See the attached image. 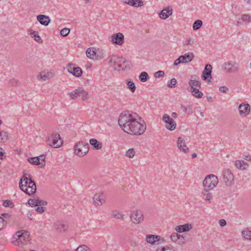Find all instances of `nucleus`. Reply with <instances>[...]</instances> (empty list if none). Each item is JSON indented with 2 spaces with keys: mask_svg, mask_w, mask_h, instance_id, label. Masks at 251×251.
<instances>
[{
  "mask_svg": "<svg viewBox=\"0 0 251 251\" xmlns=\"http://www.w3.org/2000/svg\"><path fill=\"white\" fill-rule=\"evenodd\" d=\"M137 117L136 113L127 111H124L119 117L118 124L120 127L128 134L134 135L143 134L146 129V126L140 123Z\"/></svg>",
  "mask_w": 251,
  "mask_h": 251,
  "instance_id": "1",
  "label": "nucleus"
},
{
  "mask_svg": "<svg viewBox=\"0 0 251 251\" xmlns=\"http://www.w3.org/2000/svg\"><path fill=\"white\" fill-rule=\"evenodd\" d=\"M19 187L28 195H33L36 191V185L30 174H24L19 182Z\"/></svg>",
  "mask_w": 251,
  "mask_h": 251,
  "instance_id": "2",
  "label": "nucleus"
},
{
  "mask_svg": "<svg viewBox=\"0 0 251 251\" xmlns=\"http://www.w3.org/2000/svg\"><path fill=\"white\" fill-rule=\"evenodd\" d=\"M111 66L116 71H124L130 69L129 62L125 58L116 55L111 56Z\"/></svg>",
  "mask_w": 251,
  "mask_h": 251,
  "instance_id": "3",
  "label": "nucleus"
},
{
  "mask_svg": "<svg viewBox=\"0 0 251 251\" xmlns=\"http://www.w3.org/2000/svg\"><path fill=\"white\" fill-rule=\"evenodd\" d=\"M46 143L52 148H58L62 145L63 140L58 133L53 132L48 136Z\"/></svg>",
  "mask_w": 251,
  "mask_h": 251,
  "instance_id": "4",
  "label": "nucleus"
},
{
  "mask_svg": "<svg viewBox=\"0 0 251 251\" xmlns=\"http://www.w3.org/2000/svg\"><path fill=\"white\" fill-rule=\"evenodd\" d=\"M74 148L75 154L79 157L84 156L89 151L88 143L84 141H79L76 143Z\"/></svg>",
  "mask_w": 251,
  "mask_h": 251,
  "instance_id": "5",
  "label": "nucleus"
},
{
  "mask_svg": "<svg viewBox=\"0 0 251 251\" xmlns=\"http://www.w3.org/2000/svg\"><path fill=\"white\" fill-rule=\"evenodd\" d=\"M68 95L72 100H75L78 97H80L81 100L85 101L89 98L88 92L82 87H78L73 92L68 93Z\"/></svg>",
  "mask_w": 251,
  "mask_h": 251,
  "instance_id": "6",
  "label": "nucleus"
},
{
  "mask_svg": "<svg viewBox=\"0 0 251 251\" xmlns=\"http://www.w3.org/2000/svg\"><path fill=\"white\" fill-rule=\"evenodd\" d=\"M129 219L133 224L137 225L141 224L144 222L145 217L141 210L135 209L131 212Z\"/></svg>",
  "mask_w": 251,
  "mask_h": 251,
  "instance_id": "7",
  "label": "nucleus"
},
{
  "mask_svg": "<svg viewBox=\"0 0 251 251\" xmlns=\"http://www.w3.org/2000/svg\"><path fill=\"white\" fill-rule=\"evenodd\" d=\"M219 180L217 176L214 175L207 176L203 182L204 188L213 190L217 185Z\"/></svg>",
  "mask_w": 251,
  "mask_h": 251,
  "instance_id": "8",
  "label": "nucleus"
},
{
  "mask_svg": "<svg viewBox=\"0 0 251 251\" xmlns=\"http://www.w3.org/2000/svg\"><path fill=\"white\" fill-rule=\"evenodd\" d=\"M222 175L223 182L226 186L231 187L234 185V176L230 169H224Z\"/></svg>",
  "mask_w": 251,
  "mask_h": 251,
  "instance_id": "9",
  "label": "nucleus"
},
{
  "mask_svg": "<svg viewBox=\"0 0 251 251\" xmlns=\"http://www.w3.org/2000/svg\"><path fill=\"white\" fill-rule=\"evenodd\" d=\"M15 238L19 245H25L29 241V234L25 230L19 231L16 233Z\"/></svg>",
  "mask_w": 251,
  "mask_h": 251,
  "instance_id": "10",
  "label": "nucleus"
},
{
  "mask_svg": "<svg viewBox=\"0 0 251 251\" xmlns=\"http://www.w3.org/2000/svg\"><path fill=\"white\" fill-rule=\"evenodd\" d=\"M222 68L228 73H235L239 72V68L237 63L232 61H227L222 65Z\"/></svg>",
  "mask_w": 251,
  "mask_h": 251,
  "instance_id": "11",
  "label": "nucleus"
},
{
  "mask_svg": "<svg viewBox=\"0 0 251 251\" xmlns=\"http://www.w3.org/2000/svg\"><path fill=\"white\" fill-rule=\"evenodd\" d=\"M162 121L166 124L165 127L167 129L173 131L176 129V122L168 115L164 114L162 117Z\"/></svg>",
  "mask_w": 251,
  "mask_h": 251,
  "instance_id": "12",
  "label": "nucleus"
},
{
  "mask_svg": "<svg viewBox=\"0 0 251 251\" xmlns=\"http://www.w3.org/2000/svg\"><path fill=\"white\" fill-rule=\"evenodd\" d=\"M188 84L190 88V90L194 89L201 88V82L198 76L192 75L188 81Z\"/></svg>",
  "mask_w": 251,
  "mask_h": 251,
  "instance_id": "13",
  "label": "nucleus"
},
{
  "mask_svg": "<svg viewBox=\"0 0 251 251\" xmlns=\"http://www.w3.org/2000/svg\"><path fill=\"white\" fill-rule=\"evenodd\" d=\"M111 42L113 44L121 46L124 43V36L122 33L118 32L111 36Z\"/></svg>",
  "mask_w": 251,
  "mask_h": 251,
  "instance_id": "14",
  "label": "nucleus"
},
{
  "mask_svg": "<svg viewBox=\"0 0 251 251\" xmlns=\"http://www.w3.org/2000/svg\"><path fill=\"white\" fill-rule=\"evenodd\" d=\"M68 71L75 77H79L82 74V71L79 67H75L74 64H70L67 66Z\"/></svg>",
  "mask_w": 251,
  "mask_h": 251,
  "instance_id": "15",
  "label": "nucleus"
},
{
  "mask_svg": "<svg viewBox=\"0 0 251 251\" xmlns=\"http://www.w3.org/2000/svg\"><path fill=\"white\" fill-rule=\"evenodd\" d=\"M105 195L103 193H96L93 197L94 203L96 206H100L105 202Z\"/></svg>",
  "mask_w": 251,
  "mask_h": 251,
  "instance_id": "16",
  "label": "nucleus"
},
{
  "mask_svg": "<svg viewBox=\"0 0 251 251\" xmlns=\"http://www.w3.org/2000/svg\"><path fill=\"white\" fill-rule=\"evenodd\" d=\"M211 190L204 188L201 192V197L206 202L211 203L213 198V193Z\"/></svg>",
  "mask_w": 251,
  "mask_h": 251,
  "instance_id": "17",
  "label": "nucleus"
},
{
  "mask_svg": "<svg viewBox=\"0 0 251 251\" xmlns=\"http://www.w3.org/2000/svg\"><path fill=\"white\" fill-rule=\"evenodd\" d=\"M54 76V75L52 72L47 70H44L41 72L37 75V77L38 80L46 81L52 78Z\"/></svg>",
  "mask_w": 251,
  "mask_h": 251,
  "instance_id": "18",
  "label": "nucleus"
},
{
  "mask_svg": "<svg viewBox=\"0 0 251 251\" xmlns=\"http://www.w3.org/2000/svg\"><path fill=\"white\" fill-rule=\"evenodd\" d=\"M212 66L210 64L206 65L204 70L202 72L201 77L204 80L210 81L211 78Z\"/></svg>",
  "mask_w": 251,
  "mask_h": 251,
  "instance_id": "19",
  "label": "nucleus"
},
{
  "mask_svg": "<svg viewBox=\"0 0 251 251\" xmlns=\"http://www.w3.org/2000/svg\"><path fill=\"white\" fill-rule=\"evenodd\" d=\"M177 146L180 151L185 153H187L189 152V149L186 145L185 140L181 137H179L177 139Z\"/></svg>",
  "mask_w": 251,
  "mask_h": 251,
  "instance_id": "20",
  "label": "nucleus"
},
{
  "mask_svg": "<svg viewBox=\"0 0 251 251\" xmlns=\"http://www.w3.org/2000/svg\"><path fill=\"white\" fill-rule=\"evenodd\" d=\"M238 110L241 115L247 116L251 111V106L248 103H242L239 105Z\"/></svg>",
  "mask_w": 251,
  "mask_h": 251,
  "instance_id": "21",
  "label": "nucleus"
},
{
  "mask_svg": "<svg viewBox=\"0 0 251 251\" xmlns=\"http://www.w3.org/2000/svg\"><path fill=\"white\" fill-rule=\"evenodd\" d=\"M54 229L58 232L66 231L68 228V226L63 222H57L54 224Z\"/></svg>",
  "mask_w": 251,
  "mask_h": 251,
  "instance_id": "22",
  "label": "nucleus"
},
{
  "mask_svg": "<svg viewBox=\"0 0 251 251\" xmlns=\"http://www.w3.org/2000/svg\"><path fill=\"white\" fill-rule=\"evenodd\" d=\"M182 236H180V234H178L176 232H173L172 233L170 236L171 241L175 243L181 245L184 244L185 242L182 240Z\"/></svg>",
  "mask_w": 251,
  "mask_h": 251,
  "instance_id": "23",
  "label": "nucleus"
},
{
  "mask_svg": "<svg viewBox=\"0 0 251 251\" xmlns=\"http://www.w3.org/2000/svg\"><path fill=\"white\" fill-rule=\"evenodd\" d=\"M193 228L191 224H186L182 225L177 226L175 227V230L178 233L185 232L189 231Z\"/></svg>",
  "mask_w": 251,
  "mask_h": 251,
  "instance_id": "24",
  "label": "nucleus"
},
{
  "mask_svg": "<svg viewBox=\"0 0 251 251\" xmlns=\"http://www.w3.org/2000/svg\"><path fill=\"white\" fill-rule=\"evenodd\" d=\"M28 203L30 206L33 207L35 206H41L47 205V202L46 201L40 200L38 198H35L30 199L28 201Z\"/></svg>",
  "mask_w": 251,
  "mask_h": 251,
  "instance_id": "25",
  "label": "nucleus"
},
{
  "mask_svg": "<svg viewBox=\"0 0 251 251\" xmlns=\"http://www.w3.org/2000/svg\"><path fill=\"white\" fill-rule=\"evenodd\" d=\"M172 14V8L171 7H168L163 9L159 13V17L160 19L165 20L169 18Z\"/></svg>",
  "mask_w": 251,
  "mask_h": 251,
  "instance_id": "26",
  "label": "nucleus"
},
{
  "mask_svg": "<svg viewBox=\"0 0 251 251\" xmlns=\"http://www.w3.org/2000/svg\"><path fill=\"white\" fill-rule=\"evenodd\" d=\"M161 239V237L158 235L150 234L146 236V241L148 243L152 245L155 244L156 242H159Z\"/></svg>",
  "mask_w": 251,
  "mask_h": 251,
  "instance_id": "27",
  "label": "nucleus"
},
{
  "mask_svg": "<svg viewBox=\"0 0 251 251\" xmlns=\"http://www.w3.org/2000/svg\"><path fill=\"white\" fill-rule=\"evenodd\" d=\"M37 21L42 25L47 26L50 23L49 17L44 15H39L37 16Z\"/></svg>",
  "mask_w": 251,
  "mask_h": 251,
  "instance_id": "28",
  "label": "nucleus"
},
{
  "mask_svg": "<svg viewBox=\"0 0 251 251\" xmlns=\"http://www.w3.org/2000/svg\"><path fill=\"white\" fill-rule=\"evenodd\" d=\"M179 57L182 63H186L191 62L194 59V55L192 52H188L183 55H180Z\"/></svg>",
  "mask_w": 251,
  "mask_h": 251,
  "instance_id": "29",
  "label": "nucleus"
},
{
  "mask_svg": "<svg viewBox=\"0 0 251 251\" xmlns=\"http://www.w3.org/2000/svg\"><path fill=\"white\" fill-rule=\"evenodd\" d=\"M124 2L129 5L139 7L143 5V1L142 0H124Z\"/></svg>",
  "mask_w": 251,
  "mask_h": 251,
  "instance_id": "30",
  "label": "nucleus"
},
{
  "mask_svg": "<svg viewBox=\"0 0 251 251\" xmlns=\"http://www.w3.org/2000/svg\"><path fill=\"white\" fill-rule=\"evenodd\" d=\"M236 167L240 170H245L249 167V164L242 160H237L235 162Z\"/></svg>",
  "mask_w": 251,
  "mask_h": 251,
  "instance_id": "31",
  "label": "nucleus"
},
{
  "mask_svg": "<svg viewBox=\"0 0 251 251\" xmlns=\"http://www.w3.org/2000/svg\"><path fill=\"white\" fill-rule=\"evenodd\" d=\"M112 216L116 220H124L126 218V215L123 214L122 212H121L119 210L112 211Z\"/></svg>",
  "mask_w": 251,
  "mask_h": 251,
  "instance_id": "32",
  "label": "nucleus"
},
{
  "mask_svg": "<svg viewBox=\"0 0 251 251\" xmlns=\"http://www.w3.org/2000/svg\"><path fill=\"white\" fill-rule=\"evenodd\" d=\"M28 161L32 164L39 165L41 168H43L45 166V163L40 162L38 157H30L27 159Z\"/></svg>",
  "mask_w": 251,
  "mask_h": 251,
  "instance_id": "33",
  "label": "nucleus"
},
{
  "mask_svg": "<svg viewBox=\"0 0 251 251\" xmlns=\"http://www.w3.org/2000/svg\"><path fill=\"white\" fill-rule=\"evenodd\" d=\"M89 142L96 150H100L102 148V144L95 138L91 139Z\"/></svg>",
  "mask_w": 251,
  "mask_h": 251,
  "instance_id": "34",
  "label": "nucleus"
},
{
  "mask_svg": "<svg viewBox=\"0 0 251 251\" xmlns=\"http://www.w3.org/2000/svg\"><path fill=\"white\" fill-rule=\"evenodd\" d=\"M241 234L244 238L251 241V227L245 228L242 231Z\"/></svg>",
  "mask_w": 251,
  "mask_h": 251,
  "instance_id": "35",
  "label": "nucleus"
},
{
  "mask_svg": "<svg viewBox=\"0 0 251 251\" xmlns=\"http://www.w3.org/2000/svg\"><path fill=\"white\" fill-rule=\"evenodd\" d=\"M87 56L90 59H96V52L94 50L93 48H88L86 51Z\"/></svg>",
  "mask_w": 251,
  "mask_h": 251,
  "instance_id": "36",
  "label": "nucleus"
},
{
  "mask_svg": "<svg viewBox=\"0 0 251 251\" xmlns=\"http://www.w3.org/2000/svg\"><path fill=\"white\" fill-rule=\"evenodd\" d=\"M20 84L19 80L15 77L11 78L8 81V85L10 87H17Z\"/></svg>",
  "mask_w": 251,
  "mask_h": 251,
  "instance_id": "37",
  "label": "nucleus"
},
{
  "mask_svg": "<svg viewBox=\"0 0 251 251\" xmlns=\"http://www.w3.org/2000/svg\"><path fill=\"white\" fill-rule=\"evenodd\" d=\"M200 89V88L194 89L193 90H190V91L194 97L198 99H201L203 97V94L202 92L199 91Z\"/></svg>",
  "mask_w": 251,
  "mask_h": 251,
  "instance_id": "38",
  "label": "nucleus"
},
{
  "mask_svg": "<svg viewBox=\"0 0 251 251\" xmlns=\"http://www.w3.org/2000/svg\"><path fill=\"white\" fill-rule=\"evenodd\" d=\"M126 83L128 86V88L131 92L134 93L136 90V86L133 81L131 80V79H127L126 80Z\"/></svg>",
  "mask_w": 251,
  "mask_h": 251,
  "instance_id": "39",
  "label": "nucleus"
},
{
  "mask_svg": "<svg viewBox=\"0 0 251 251\" xmlns=\"http://www.w3.org/2000/svg\"><path fill=\"white\" fill-rule=\"evenodd\" d=\"M8 139V133L5 131H0V143H5Z\"/></svg>",
  "mask_w": 251,
  "mask_h": 251,
  "instance_id": "40",
  "label": "nucleus"
},
{
  "mask_svg": "<svg viewBox=\"0 0 251 251\" xmlns=\"http://www.w3.org/2000/svg\"><path fill=\"white\" fill-rule=\"evenodd\" d=\"M202 25V22L201 20H198L196 21L193 25V28L195 30H198Z\"/></svg>",
  "mask_w": 251,
  "mask_h": 251,
  "instance_id": "41",
  "label": "nucleus"
},
{
  "mask_svg": "<svg viewBox=\"0 0 251 251\" xmlns=\"http://www.w3.org/2000/svg\"><path fill=\"white\" fill-rule=\"evenodd\" d=\"M149 78V75L147 73L145 72H142L139 76V78L141 82H146L148 78Z\"/></svg>",
  "mask_w": 251,
  "mask_h": 251,
  "instance_id": "42",
  "label": "nucleus"
},
{
  "mask_svg": "<svg viewBox=\"0 0 251 251\" xmlns=\"http://www.w3.org/2000/svg\"><path fill=\"white\" fill-rule=\"evenodd\" d=\"M135 151L134 149H128L126 152L125 155L130 158H132L135 156Z\"/></svg>",
  "mask_w": 251,
  "mask_h": 251,
  "instance_id": "43",
  "label": "nucleus"
},
{
  "mask_svg": "<svg viewBox=\"0 0 251 251\" xmlns=\"http://www.w3.org/2000/svg\"><path fill=\"white\" fill-rule=\"evenodd\" d=\"M75 251H91V250L86 245H81L78 247Z\"/></svg>",
  "mask_w": 251,
  "mask_h": 251,
  "instance_id": "44",
  "label": "nucleus"
},
{
  "mask_svg": "<svg viewBox=\"0 0 251 251\" xmlns=\"http://www.w3.org/2000/svg\"><path fill=\"white\" fill-rule=\"evenodd\" d=\"M176 79L175 78H173L170 81L168 82L167 86L170 88H174L176 87Z\"/></svg>",
  "mask_w": 251,
  "mask_h": 251,
  "instance_id": "45",
  "label": "nucleus"
},
{
  "mask_svg": "<svg viewBox=\"0 0 251 251\" xmlns=\"http://www.w3.org/2000/svg\"><path fill=\"white\" fill-rule=\"evenodd\" d=\"M3 206L4 207H9L12 208L14 206V203L13 202L10 200H5L4 201L2 204Z\"/></svg>",
  "mask_w": 251,
  "mask_h": 251,
  "instance_id": "46",
  "label": "nucleus"
},
{
  "mask_svg": "<svg viewBox=\"0 0 251 251\" xmlns=\"http://www.w3.org/2000/svg\"><path fill=\"white\" fill-rule=\"evenodd\" d=\"M181 108L183 110V111L185 113H192V106L190 105H189L188 107L183 106L182 105H181Z\"/></svg>",
  "mask_w": 251,
  "mask_h": 251,
  "instance_id": "47",
  "label": "nucleus"
},
{
  "mask_svg": "<svg viewBox=\"0 0 251 251\" xmlns=\"http://www.w3.org/2000/svg\"><path fill=\"white\" fill-rule=\"evenodd\" d=\"M70 31L69 28H64L60 31V35L63 37H65L69 34Z\"/></svg>",
  "mask_w": 251,
  "mask_h": 251,
  "instance_id": "48",
  "label": "nucleus"
},
{
  "mask_svg": "<svg viewBox=\"0 0 251 251\" xmlns=\"http://www.w3.org/2000/svg\"><path fill=\"white\" fill-rule=\"evenodd\" d=\"M6 224L7 221L1 217H0V230L4 227Z\"/></svg>",
  "mask_w": 251,
  "mask_h": 251,
  "instance_id": "49",
  "label": "nucleus"
},
{
  "mask_svg": "<svg viewBox=\"0 0 251 251\" xmlns=\"http://www.w3.org/2000/svg\"><path fill=\"white\" fill-rule=\"evenodd\" d=\"M242 20L243 22H251V16L249 14H244L242 16Z\"/></svg>",
  "mask_w": 251,
  "mask_h": 251,
  "instance_id": "50",
  "label": "nucleus"
},
{
  "mask_svg": "<svg viewBox=\"0 0 251 251\" xmlns=\"http://www.w3.org/2000/svg\"><path fill=\"white\" fill-rule=\"evenodd\" d=\"M32 38H33L36 41L39 43H42L43 41L40 36L38 35L37 33H36L35 34L32 36Z\"/></svg>",
  "mask_w": 251,
  "mask_h": 251,
  "instance_id": "51",
  "label": "nucleus"
},
{
  "mask_svg": "<svg viewBox=\"0 0 251 251\" xmlns=\"http://www.w3.org/2000/svg\"><path fill=\"white\" fill-rule=\"evenodd\" d=\"M157 251H175V250L169 246H166L161 248L160 250Z\"/></svg>",
  "mask_w": 251,
  "mask_h": 251,
  "instance_id": "52",
  "label": "nucleus"
},
{
  "mask_svg": "<svg viewBox=\"0 0 251 251\" xmlns=\"http://www.w3.org/2000/svg\"><path fill=\"white\" fill-rule=\"evenodd\" d=\"M164 75V72L163 71H158L155 73L154 76L155 77H160Z\"/></svg>",
  "mask_w": 251,
  "mask_h": 251,
  "instance_id": "53",
  "label": "nucleus"
},
{
  "mask_svg": "<svg viewBox=\"0 0 251 251\" xmlns=\"http://www.w3.org/2000/svg\"><path fill=\"white\" fill-rule=\"evenodd\" d=\"M194 43V40L191 38H189L185 41L184 43V46H188L190 45H192Z\"/></svg>",
  "mask_w": 251,
  "mask_h": 251,
  "instance_id": "54",
  "label": "nucleus"
},
{
  "mask_svg": "<svg viewBox=\"0 0 251 251\" xmlns=\"http://www.w3.org/2000/svg\"><path fill=\"white\" fill-rule=\"evenodd\" d=\"M35 211L40 214H42L44 212L45 208L43 206H38L35 209Z\"/></svg>",
  "mask_w": 251,
  "mask_h": 251,
  "instance_id": "55",
  "label": "nucleus"
},
{
  "mask_svg": "<svg viewBox=\"0 0 251 251\" xmlns=\"http://www.w3.org/2000/svg\"><path fill=\"white\" fill-rule=\"evenodd\" d=\"M228 90V89L225 86H222L219 88V91L222 93H226Z\"/></svg>",
  "mask_w": 251,
  "mask_h": 251,
  "instance_id": "56",
  "label": "nucleus"
},
{
  "mask_svg": "<svg viewBox=\"0 0 251 251\" xmlns=\"http://www.w3.org/2000/svg\"><path fill=\"white\" fill-rule=\"evenodd\" d=\"M129 244L132 247H136L138 246L137 242L134 240H130Z\"/></svg>",
  "mask_w": 251,
  "mask_h": 251,
  "instance_id": "57",
  "label": "nucleus"
},
{
  "mask_svg": "<svg viewBox=\"0 0 251 251\" xmlns=\"http://www.w3.org/2000/svg\"><path fill=\"white\" fill-rule=\"evenodd\" d=\"M180 63H182V62L181 61V59H180V57H179L177 59H176L174 63V66H177V65H178V64H179Z\"/></svg>",
  "mask_w": 251,
  "mask_h": 251,
  "instance_id": "58",
  "label": "nucleus"
},
{
  "mask_svg": "<svg viewBox=\"0 0 251 251\" xmlns=\"http://www.w3.org/2000/svg\"><path fill=\"white\" fill-rule=\"evenodd\" d=\"M38 157L39 160L40 161V162H44V163H46V162H45L46 157L44 155H41Z\"/></svg>",
  "mask_w": 251,
  "mask_h": 251,
  "instance_id": "59",
  "label": "nucleus"
},
{
  "mask_svg": "<svg viewBox=\"0 0 251 251\" xmlns=\"http://www.w3.org/2000/svg\"><path fill=\"white\" fill-rule=\"evenodd\" d=\"M219 223L221 226H224L226 225V222L224 219H221L219 220Z\"/></svg>",
  "mask_w": 251,
  "mask_h": 251,
  "instance_id": "60",
  "label": "nucleus"
},
{
  "mask_svg": "<svg viewBox=\"0 0 251 251\" xmlns=\"http://www.w3.org/2000/svg\"><path fill=\"white\" fill-rule=\"evenodd\" d=\"M28 32L29 34L32 37L36 33V32L35 31H33L32 29L28 30Z\"/></svg>",
  "mask_w": 251,
  "mask_h": 251,
  "instance_id": "61",
  "label": "nucleus"
},
{
  "mask_svg": "<svg viewBox=\"0 0 251 251\" xmlns=\"http://www.w3.org/2000/svg\"><path fill=\"white\" fill-rule=\"evenodd\" d=\"M244 159L248 161H251V156L250 155H246Z\"/></svg>",
  "mask_w": 251,
  "mask_h": 251,
  "instance_id": "62",
  "label": "nucleus"
},
{
  "mask_svg": "<svg viewBox=\"0 0 251 251\" xmlns=\"http://www.w3.org/2000/svg\"><path fill=\"white\" fill-rule=\"evenodd\" d=\"M180 236H183V237L182 238V240L184 241L185 242L187 241V240H186V237L187 236V234H183L182 235H180Z\"/></svg>",
  "mask_w": 251,
  "mask_h": 251,
  "instance_id": "63",
  "label": "nucleus"
},
{
  "mask_svg": "<svg viewBox=\"0 0 251 251\" xmlns=\"http://www.w3.org/2000/svg\"><path fill=\"white\" fill-rule=\"evenodd\" d=\"M171 116L173 118H176L177 117V114L176 112H173L172 113Z\"/></svg>",
  "mask_w": 251,
  "mask_h": 251,
  "instance_id": "64",
  "label": "nucleus"
}]
</instances>
